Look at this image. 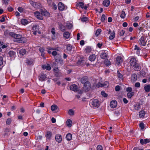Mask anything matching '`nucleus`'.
Listing matches in <instances>:
<instances>
[{
  "instance_id": "obj_1",
  "label": "nucleus",
  "mask_w": 150,
  "mask_h": 150,
  "mask_svg": "<svg viewBox=\"0 0 150 150\" xmlns=\"http://www.w3.org/2000/svg\"><path fill=\"white\" fill-rule=\"evenodd\" d=\"M130 64L132 67L134 69V70L138 71L140 69V65L137 62L136 59L134 58L131 59L130 61Z\"/></svg>"
},
{
  "instance_id": "obj_2",
  "label": "nucleus",
  "mask_w": 150,
  "mask_h": 150,
  "mask_svg": "<svg viewBox=\"0 0 150 150\" xmlns=\"http://www.w3.org/2000/svg\"><path fill=\"white\" fill-rule=\"evenodd\" d=\"M23 39L24 38L22 37L21 35L16 34L15 38L13 39V40L15 42L22 43L24 42L23 41Z\"/></svg>"
},
{
  "instance_id": "obj_3",
  "label": "nucleus",
  "mask_w": 150,
  "mask_h": 150,
  "mask_svg": "<svg viewBox=\"0 0 150 150\" xmlns=\"http://www.w3.org/2000/svg\"><path fill=\"white\" fill-rule=\"evenodd\" d=\"M91 87V84L89 81L86 82L83 85V89L85 92L89 91Z\"/></svg>"
},
{
  "instance_id": "obj_4",
  "label": "nucleus",
  "mask_w": 150,
  "mask_h": 150,
  "mask_svg": "<svg viewBox=\"0 0 150 150\" xmlns=\"http://www.w3.org/2000/svg\"><path fill=\"white\" fill-rule=\"evenodd\" d=\"M30 3L35 8H40L42 7V5L39 2H35L32 1H30Z\"/></svg>"
},
{
  "instance_id": "obj_5",
  "label": "nucleus",
  "mask_w": 150,
  "mask_h": 150,
  "mask_svg": "<svg viewBox=\"0 0 150 150\" xmlns=\"http://www.w3.org/2000/svg\"><path fill=\"white\" fill-rule=\"evenodd\" d=\"M109 85V83L107 81H105L103 83H99L97 84L96 86L98 87H107Z\"/></svg>"
},
{
  "instance_id": "obj_6",
  "label": "nucleus",
  "mask_w": 150,
  "mask_h": 150,
  "mask_svg": "<svg viewBox=\"0 0 150 150\" xmlns=\"http://www.w3.org/2000/svg\"><path fill=\"white\" fill-rule=\"evenodd\" d=\"M86 61L84 58H80L78 61L77 64L79 65L83 66L85 64Z\"/></svg>"
},
{
  "instance_id": "obj_7",
  "label": "nucleus",
  "mask_w": 150,
  "mask_h": 150,
  "mask_svg": "<svg viewBox=\"0 0 150 150\" xmlns=\"http://www.w3.org/2000/svg\"><path fill=\"white\" fill-rule=\"evenodd\" d=\"M92 104L94 107H98L100 105V102L98 100L94 99L92 102Z\"/></svg>"
},
{
  "instance_id": "obj_8",
  "label": "nucleus",
  "mask_w": 150,
  "mask_h": 150,
  "mask_svg": "<svg viewBox=\"0 0 150 150\" xmlns=\"http://www.w3.org/2000/svg\"><path fill=\"white\" fill-rule=\"evenodd\" d=\"M55 60L56 62L58 63H60V64H62L63 63V61L61 58V56L60 55L58 54L55 57Z\"/></svg>"
},
{
  "instance_id": "obj_9",
  "label": "nucleus",
  "mask_w": 150,
  "mask_h": 150,
  "mask_svg": "<svg viewBox=\"0 0 150 150\" xmlns=\"http://www.w3.org/2000/svg\"><path fill=\"white\" fill-rule=\"evenodd\" d=\"M34 14L35 17L40 20H42L43 17L40 15V13L38 11H36L34 13Z\"/></svg>"
},
{
  "instance_id": "obj_10",
  "label": "nucleus",
  "mask_w": 150,
  "mask_h": 150,
  "mask_svg": "<svg viewBox=\"0 0 150 150\" xmlns=\"http://www.w3.org/2000/svg\"><path fill=\"white\" fill-rule=\"evenodd\" d=\"M140 44V45L144 46L145 45L146 42L144 37L142 36L139 39Z\"/></svg>"
},
{
  "instance_id": "obj_11",
  "label": "nucleus",
  "mask_w": 150,
  "mask_h": 150,
  "mask_svg": "<svg viewBox=\"0 0 150 150\" xmlns=\"http://www.w3.org/2000/svg\"><path fill=\"white\" fill-rule=\"evenodd\" d=\"M117 105V103L115 100H112L110 103V106L112 108H115Z\"/></svg>"
},
{
  "instance_id": "obj_12",
  "label": "nucleus",
  "mask_w": 150,
  "mask_h": 150,
  "mask_svg": "<svg viewBox=\"0 0 150 150\" xmlns=\"http://www.w3.org/2000/svg\"><path fill=\"white\" fill-rule=\"evenodd\" d=\"M70 90L75 92L78 89V86L75 84H73L70 86Z\"/></svg>"
},
{
  "instance_id": "obj_13",
  "label": "nucleus",
  "mask_w": 150,
  "mask_h": 150,
  "mask_svg": "<svg viewBox=\"0 0 150 150\" xmlns=\"http://www.w3.org/2000/svg\"><path fill=\"white\" fill-rule=\"evenodd\" d=\"M137 75L135 74H133L131 76V80L132 82H135L137 80Z\"/></svg>"
},
{
  "instance_id": "obj_14",
  "label": "nucleus",
  "mask_w": 150,
  "mask_h": 150,
  "mask_svg": "<svg viewBox=\"0 0 150 150\" xmlns=\"http://www.w3.org/2000/svg\"><path fill=\"white\" fill-rule=\"evenodd\" d=\"M55 139L56 141L58 143H60L62 141V137L61 135H56Z\"/></svg>"
},
{
  "instance_id": "obj_15",
  "label": "nucleus",
  "mask_w": 150,
  "mask_h": 150,
  "mask_svg": "<svg viewBox=\"0 0 150 150\" xmlns=\"http://www.w3.org/2000/svg\"><path fill=\"white\" fill-rule=\"evenodd\" d=\"M58 8L61 11H63L64 8V4L62 2H59L58 4Z\"/></svg>"
},
{
  "instance_id": "obj_16",
  "label": "nucleus",
  "mask_w": 150,
  "mask_h": 150,
  "mask_svg": "<svg viewBox=\"0 0 150 150\" xmlns=\"http://www.w3.org/2000/svg\"><path fill=\"white\" fill-rule=\"evenodd\" d=\"M122 62V59L121 57L118 56L117 57L116 63L117 65H119Z\"/></svg>"
},
{
  "instance_id": "obj_17",
  "label": "nucleus",
  "mask_w": 150,
  "mask_h": 150,
  "mask_svg": "<svg viewBox=\"0 0 150 150\" xmlns=\"http://www.w3.org/2000/svg\"><path fill=\"white\" fill-rule=\"evenodd\" d=\"M40 12L42 15L45 16H48L49 14V13L45 10H41Z\"/></svg>"
},
{
  "instance_id": "obj_18",
  "label": "nucleus",
  "mask_w": 150,
  "mask_h": 150,
  "mask_svg": "<svg viewBox=\"0 0 150 150\" xmlns=\"http://www.w3.org/2000/svg\"><path fill=\"white\" fill-rule=\"evenodd\" d=\"M144 89L146 92L150 91V84L145 85L144 87Z\"/></svg>"
},
{
  "instance_id": "obj_19",
  "label": "nucleus",
  "mask_w": 150,
  "mask_h": 150,
  "mask_svg": "<svg viewBox=\"0 0 150 150\" xmlns=\"http://www.w3.org/2000/svg\"><path fill=\"white\" fill-rule=\"evenodd\" d=\"M88 78L86 76H84L81 78V82L82 84L85 83L86 82H88Z\"/></svg>"
},
{
  "instance_id": "obj_20",
  "label": "nucleus",
  "mask_w": 150,
  "mask_h": 150,
  "mask_svg": "<svg viewBox=\"0 0 150 150\" xmlns=\"http://www.w3.org/2000/svg\"><path fill=\"white\" fill-rule=\"evenodd\" d=\"M19 52L20 54L23 56L26 54V51L24 49H22L19 51Z\"/></svg>"
},
{
  "instance_id": "obj_21",
  "label": "nucleus",
  "mask_w": 150,
  "mask_h": 150,
  "mask_svg": "<svg viewBox=\"0 0 150 150\" xmlns=\"http://www.w3.org/2000/svg\"><path fill=\"white\" fill-rule=\"evenodd\" d=\"M146 114L144 110H142L139 112V116L140 118H144Z\"/></svg>"
},
{
  "instance_id": "obj_22",
  "label": "nucleus",
  "mask_w": 150,
  "mask_h": 150,
  "mask_svg": "<svg viewBox=\"0 0 150 150\" xmlns=\"http://www.w3.org/2000/svg\"><path fill=\"white\" fill-rule=\"evenodd\" d=\"M96 58V56L95 54L90 55L89 57V59L91 61H94Z\"/></svg>"
},
{
  "instance_id": "obj_23",
  "label": "nucleus",
  "mask_w": 150,
  "mask_h": 150,
  "mask_svg": "<svg viewBox=\"0 0 150 150\" xmlns=\"http://www.w3.org/2000/svg\"><path fill=\"white\" fill-rule=\"evenodd\" d=\"M8 55L11 57H15L16 56V53L13 51H11L9 52Z\"/></svg>"
},
{
  "instance_id": "obj_24",
  "label": "nucleus",
  "mask_w": 150,
  "mask_h": 150,
  "mask_svg": "<svg viewBox=\"0 0 150 150\" xmlns=\"http://www.w3.org/2000/svg\"><path fill=\"white\" fill-rule=\"evenodd\" d=\"M110 2L109 0H105L103 1V4L104 6L107 7L110 4Z\"/></svg>"
},
{
  "instance_id": "obj_25",
  "label": "nucleus",
  "mask_w": 150,
  "mask_h": 150,
  "mask_svg": "<svg viewBox=\"0 0 150 150\" xmlns=\"http://www.w3.org/2000/svg\"><path fill=\"white\" fill-rule=\"evenodd\" d=\"M108 56V54L106 53H103L101 54L100 55V57L103 59H105L107 58Z\"/></svg>"
},
{
  "instance_id": "obj_26",
  "label": "nucleus",
  "mask_w": 150,
  "mask_h": 150,
  "mask_svg": "<svg viewBox=\"0 0 150 150\" xmlns=\"http://www.w3.org/2000/svg\"><path fill=\"white\" fill-rule=\"evenodd\" d=\"M39 50L41 52V56L44 59H45V58L44 57L45 54L44 49L42 47H40L39 49Z\"/></svg>"
},
{
  "instance_id": "obj_27",
  "label": "nucleus",
  "mask_w": 150,
  "mask_h": 150,
  "mask_svg": "<svg viewBox=\"0 0 150 150\" xmlns=\"http://www.w3.org/2000/svg\"><path fill=\"white\" fill-rule=\"evenodd\" d=\"M46 75L43 74H42L41 76H40L39 79L41 81H43L46 78Z\"/></svg>"
},
{
  "instance_id": "obj_28",
  "label": "nucleus",
  "mask_w": 150,
  "mask_h": 150,
  "mask_svg": "<svg viewBox=\"0 0 150 150\" xmlns=\"http://www.w3.org/2000/svg\"><path fill=\"white\" fill-rule=\"evenodd\" d=\"M42 68L43 69H46L48 70H50L51 69V67L49 64H47V65H42Z\"/></svg>"
},
{
  "instance_id": "obj_29",
  "label": "nucleus",
  "mask_w": 150,
  "mask_h": 150,
  "mask_svg": "<svg viewBox=\"0 0 150 150\" xmlns=\"http://www.w3.org/2000/svg\"><path fill=\"white\" fill-rule=\"evenodd\" d=\"M59 28L62 31H64L66 29V27L62 24H59Z\"/></svg>"
},
{
  "instance_id": "obj_30",
  "label": "nucleus",
  "mask_w": 150,
  "mask_h": 150,
  "mask_svg": "<svg viewBox=\"0 0 150 150\" xmlns=\"http://www.w3.org/2000/svg\"><path fill=\"white\" fill-rule=\"evenodd\" d=\"M72 135L70 133L67 134L66 137V138L67 140L70 141L72 139Z\"/></svg>"
},
{
  "instance_id": "obj_31",
  "label": "nucleus",
  "mask_w": 150,
  "mask_h": 150,
  "mask_svg": "<svg viewBox=\"0 0 150 150\" xmlns=\"http://www.w3.org/2000/svg\"><path fill=\"white\" fill-rule=\"evenodd\" d=\"M115 33L114 31H113L112 33L109 37V39L110 40H112L115 37Z\"/></svg>"
},
{
  "instance_id": "obj_32",
  "label": "nucleus",
  "mask_w": 150,
  "mask_h": 150,
  "mask_svg": "<svg viewBox=\"0 0 150 150\" xmlns=\"http://www.w3.org/2000/svg\"><path fill=\"white\" fill-rule=\"evenodd\" d=\"M66 123L67 125L69 127H71V126L72 124V122L71 120H67Z\"/></svg>"
},
{
  "instance_id": "obj_33",
  "label": "nucleus",
  "mask_w": 150,
  "mask_h": 150,
  "mask_svg": "<svg viewBox=\"0 0 150 150\" xmlns=\"http://www.w3.org/2000/svg\"><path fill=\"white\" fill-rule=\"evenodd\" d=\"M70 36V34L69 32H66L64 33V36L66 39H68L69 38Z\"/></svg>"
},
{
  "instance_id": "obj_34",
  "label": "nucleus",
  "mask_w": 150,
  "mask_h": 150,
  "mask_svg": "<svg viewBox=\"0 0 150 150\" xmlns=\"http://www.w3.org/2000/svg\"><path fill=\"white\" fill-rule=\"evenodd\" d=\"M21 23L23 25H27L28 23V21L25 19H22L21 21Z\"/></svg>"
},
{
  "instance_id": "obj_35",
  "label": "nucleus",
  "mask_w": 150,
  "mask_h": 150,
  "mask_svg": "<svg viewBox=\"0 0 150 150\" xmlns=\"http://www.w3.org/2000/svg\"><path fill=\"white\" fill-rule=\"evenodd\" d=\"M77 6H79L81 8H83L84 6V4L83 2H80L76 4Z\"/></svg>"
},
{
  "instance_id": "obj_36",
  "label": "nucleus",
  "mask_w": 150,
  "mask_h": 150,
  "mask_svg": "<svg viewBox=\"0 0 150 150\" xmlns=\"http://www.w3.org/2000/svg\"><path fill=\"white\" fill-rule=\"evenodd\" d=\"M134 92H131L128 93L127 94V96L129 98H131V97L134 95Z\"/></svg>"
},
{
  "instance_id": "obj_37",
  "label": "nucleus",
  "mask_w": 150,
  "mask_h": 150,
  "mask_svg": "<svg viewBox=\"0 0 150 150\" xmlns=\"http://www.w3.org/2000/svg\"><path fill=\"white\" fill-rule=\"evenodd\" d=\"M32 29L33 31H38V25H34L32 27Z\"/></svg>"
},
{
  "instance_id": "obj_38",
  "label": "nucleus",
  "mask_w": 150,
  "mask_h": 150,
  "mask_svg": "<svg viewBox=\"0 0 150 150\" xmlns=\"http://www.w3.org/2000/svg\"><path fill=\"white\" fill-rule=\"evenodd\" d=\"M104 63L107 66H109L111 65V62L108 59L104 61Z\"/></svg>"
},
{
  "instance_id": "obj_39",
  "label": "nucleus",
  "mask_w": 150,
  "mask_h": 150,
  "mask_svg": "<svg viewBox=\"0 0 150 150\" xmlns=\"http://www.w3.org/2000/svg\"><path fill=\"white\" fill-rule=\"evenodd\" d=\"M26 63L28 65H31L33 63V62L31 59H27L26 60Z\"/></svg>"
},
{
  "instance_id": "obj_40",
  "label": "nucleus",
  "mask_w": 150,
  "mask_h": 150,
  "mask_svg": "<svg viewBox=\"0 0 150 150\" xmlns=\"http://www.w3.org/2000/svg\"><path fill=\"white\" fill-rule=\"evenodd\" d=\"M57 108L58 107L56 105H53L51 106V110L52 111H54L56 110Z\"/></svg>"
},
{
  "instance_id": "obj_41",
  "label": "nucleus",
  "mask_w": 150,
  "mask_h": 150,
  "mask_svg": "<svg viewBox=\"0 0 150 150\" xmlns=\"http://www.w3.org/2000/svg\"><path fill=\"white\" fill-rule=\"evenodd\" d=\"M66 26L68 29H70L72 28L73 25L70 23H67Z\"/></svg>"
},
{
  "instance_id": "obj_42",
  "label": "nucleus",
  "mask_w": 150,
  "mask_h": 150,
  "mask_svg": "<svg viewBox=\"0 0 150 150\" xmlns=\"http://www.w3.org/2000/svg\"><path fill=\"white\" fill-rule=\"evenodd\" d=\"M72 49V47L70 44L68 45L67 46L66 50L68 51H71Z\"/></svg>"
},
{
  "instance_id": "obj_43",
  "label": "nucleus",
  "mask_w": 150,
  "mask_h": 150,
  "mask_svg": "<svg viewBox=\"0 0 150 150\" xmlns=\"http://www.w3.org/2000/svg\"><path fill=\"white\" fill-rule=\"evenodd\" d=\"M52 135V133L49 131L47 132L46 135L47 138L50 139Z\"/></svg>"
},
{
  "instance_id": "obj_44",
  "label": "nucleus",
  "mask_w": 150,
  "mask_h": 150,
  "mask_svg": "<svg viewBox=\"0 0 150 150\" xmlns=\"http://www.w3.org/2000/svg\"><path fill=\"white\" fill-rule=\"evenodd\" d=\"M85 51L86 53L90 52L91 50V49L89 47H87L85 49Z\"/></svg>"
},
{
  "instance_id": "obj_45",
  "label": "nucleus",
  "mask_w": 150,
  "mask_h": 150,
  "mask_svg": "<svg viewBox=\"0 0 150 150\" xmlns=\"http://www.w3.org/2000/svg\"><path fill=\"white\" fill-rule=\"evenodd\" d=\"M140 105L139 104L135 105H134V109L137 110H139V109L140 108Z\"/></svg>"
},
{
  "instance_id": "obj_46",
  "label": "nucleus",
  "mask_w": 150,
  "mask_h": 150,
  "mask_svg": "<svg viewBox=\"0 0 150 150\" xmlns=\"http://www.w3.org/2000/svg\"><path fill=\"white\" fill-rule=\"evenodd\" d=\"M125 15L126 14L125 13V12L123 10L122 12V13L120 16L121 18H124L125 17Z\"/></svg>"
},
{
  "instance_id": "obj_47",
  "label": "nucleus",
  "mask_w": 150,
  "mask_h": 150,
  "mask_svg": "<svg viewBox=\"0 0 150 150\" xmlns=\"http://www.w3.org/2000/svg\"><path fill=\"white\" fill-rule=\"evenodd\" d=\"M69 114L70 115H73L74 114V111L72 109H70L68 111Z\"/></svg>"
},
{
  "instance_id": "obj_48",
  "label": "nucleus",
  "mask_w": 150,
  "mask_h": 150,
  "mask_svg": "<svg viewBox=\"0 0 150 150\" xmlns=\"http://www.w3.org/2000/svg\"><path fill=\"white\" fill-rule=\"evenodd\" d=\"M106 16L105 14H103L101 18V21L102 22H104Z\"/></svg>"
},
{
  "instance_id": "obj_49",
  "label": "nucleus",
  "mask_w": 150,
  "mask_h": 150,
  "mask_svg": "<svg viewBox=\"0 0 150 150\" xmlns=\"http://www.w3.org/2000/svg\"><path fill=\"white\" fill-rule=\"evenodd\" d=\"M101 30L100 29H98L96 33V35L97 36H98L101 32Z\"/></svg>"
},
{
  "instance_id": "obj_50",
  "label": "nucleus",
  "mask_w": 150,
  "mask_h": 150,
  "mask_svg": "<svg viewBox=\"0 0 150 150\" xmlns=\"http://www.w3.org/2000/svg\"><path fill=\"white\" fill-rule=\"evenodd\" d=\"M115 115L117 116H119L120 115V111L118 110H116L114 112Z\"/></svg>"
},
{
  "instance_id": "obj_51",
  "label": "nucleus",
  "mask_w": 150,
  "mask_h": 150,
  "mask_svg": "<svg viewBox=\"0 0 150 150\" xmlns=\"http://www.w3.org/2000/svg\"><path fill=\"white\" fill-rule=\"evenodd\" d=\"M101 95L103 97H106L108 95L106 93H105V92L104 91H102L101 92Z\"/></svg>"
},
{
  "instance_id": "obj_52",
  "label": "nucleus",
  "mask_w": 150,
  "mask_h": 150,
  "mask_svg": "<svg viewBox=\"0 0 150 150\" xmlns=\"http://www.w3.org/2000/svg\"><path fill=\"white\" fill-rule=\"evenodd\" d=\"M11 118H8L7 120H6V124L8 125H9L11 122Z\"/></svg>"
},
{
  "instance_id": "obj_53",
  "label": "nucleus",
  "mask_w": 150,
  "mask_h": 150,
  "mask_svg": "<svg viewBox=\"0 0 150 150\" xmlns=\"http://www.w3.org/2000/svg\"><path fill=\"white\" fill-rule=\"evenodd\" d=\"M16 34L12 32H10L9 33V35L10 36H11V37H12L14 38Z\"/></svg>"
},
{
  "instance_id": "obj_54",
  "label": "nucleus",
  "mask_w": 150,
  "mask_h": 150,
  "mask_svg": "<svg viewBox=\"0 0 150 150\" xmlns=\"http://www.w3.org/2000/svg\"><path fill=\"white\" fill-rule=\"evenodd\" d=\"M81 21L83 22H85L88 20V18L86 17L82 18H81Z\"/></svg>"
},
{
  "instance_id": "obj_55",
  "label": "nucleus",
  "mask_w": 150,
  "mask_h": 150,
  "mask_svg": "<svg viewBox=\"0 0 150 150\" xmlns=\"http://www.w3.org/2000/svg\"><path fill=\"white\" fill-rule=\"evenodd\" d=\"M132 88L131 87H128L126 88V91L128 93L132 92Z\"/></svg>"
},
{
  "instance_id": "obj_56",
  "label": "nucleus",
  "mask_w": 150,
  "mask_h": 150,
  "mask_svg": "<svg viewBox=\"0 0 150 150\" xmlns=\"http://www.w3.org/2000/svg\"><path fill=\"white\" fill-rule=\"evenodd\" d=\"M140 127L142 129H143L144 128V125L143 123L141 122L139 125Z\"/></svg>"
},
{
  "instance_id": "obj_57",
  "label": "nucleus",
  "mask_w": 150,
  "mask_h": 150,
  "mask_svg": "<svg viewBox=\"0 0 150 150\" xmlns=\"http://www.w3.org/2000/svg\"><path fill=\"white\" fill-rule=\"evenodd\" d=\"M10 33V32H9V31L8 30H6L4 32L5 35L6 37L8 36L9 35V33Z\"/></svg>"
},
{
  "instance_id": "obj_58",
  "label": "nucleus",
  "mask_w": 150,
  "mask_h": 150,
  "mask_svg": "<svg viewBox=\"0 0 150 150\" xmlns=\"http://www.w3.org/2000/svg\"><path fill=\"white\" fill-rule=\"evenodd\" d=\"M115 90L116 91H119L120 90V87L119 86H117L115 88Z\"/></svg>"
},
{
  "instance_id": "obj_59",
  "label": "nucleus",
  "mask_w": 150,
  "mask_h": 150,
  "mask_svg": "<svg viewBox=\"0 0 150 150\" xmlns=\"http://www.w3.org/2000/svg\"><path fill=\"white\" fill-rule=\"evenodd\" d=\"M140 84L139 82H137L135 84V86L136 87L139 88L140 87Z\"/></svg>"
},
{
  "instance_id": "obj_60",
  "label": "nucleus",
  "mask_w": 150,
  "mask_h": 150,
  "mask_svg": "<svg viewBox=\"0 0 150 150\" xmlns=\"http://www.w3.org/2000/svg\"><path fill=\"white\" fill-rule=\"evenodd\" d=\"M97 149V150H103V147L100 145L98 146Z\"/></svg>"
},
{
  "instance_id": "obj_61",
  "label": "nucleus",
  "mask_w": 150,
  "mask_h": 150,
  "mask_svg": "<svg viewBox=\"0 0 150 150\" xmlns=\"http://www.w3.org/2000/svg\"><path fill=\"white\" fill-rule=\"evenodd\" d=\"M125 33V31L123 30H121L119 33V35L120 36H122Z\"/></svg>"
},
{
  "instance_id": "obj_62",
  "label": "nucleus",
  "mask_w": 150,
  "mask_h": 150,
  "mask_svg": "<svg viewBox=\"0 0 150 150\" xmlns=\"http://www.w3.org/2000/svg\"><path fill=\"white\" fill-rule=\"evenodd\" d=\"M117 75L119 78L120 79H122L123 77L122 75L118 71H117Z\"/></svg>"
},
{
  "instance_id": "obj_63",
  "label": "nucleus",
  "mask_w": 150,
  "mask_h": 150,
  "mask_svg": "<svg viewBox=\"0 0 150 150\" xmlns=\"http://www.w3.org/2000/svg\"><path fill=\"white\" fill-rule=\"evenodd\" d=\"M150 142V139H144V144H146Z\"/></svg>"
},
{
  "instance_id": "obj_64",
  "label": "nucleus",
  "mask_w": 150,
  "mask_h": 150,
  "mask_svg": "<svg viewBox=\"0 0 150 150\" xmlns=\"http://www.w3.org/2000/svg\"><path fill=\"white\" fill-rule=\"evenodd\" d=\"M10 131L9 129L8 128H6L5 130V133L4 134V135H6L7 134V133L9 132Z\"/></svg>"
}]
</instances>
